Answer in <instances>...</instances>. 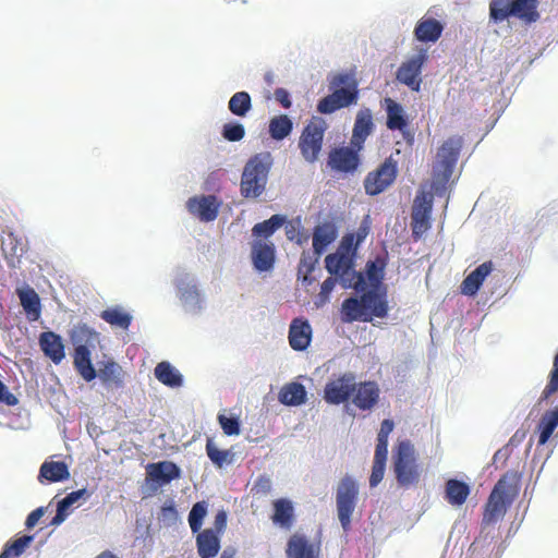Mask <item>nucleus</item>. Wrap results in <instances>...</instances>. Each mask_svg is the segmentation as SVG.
<instances>
[{
    "instance_id": "nucleus-1",
    "label": "nucleus",
    "mask_w": 558,
    "mask_h": 558,
    "mask_svg": "<svg viewBox=\"0 0 558 558\" xmlns=\"http://www.w3.org/2000/svg\"><path fill=\"white\" fill-rule=\"evenodd\" d=\"M388 312L389 305L386 293L376 290H368L360 298L350 296L344 299L339 311L343 324L371 323L374 317H387Z\"/></svg>"
},
{
    "instance_id": "nucleus-2",
    "label": "nucleus",
    "mask_w": 558,
    "mask_h": 558,
    "mask_svg": "<svg viewBox=\"0 0 558 558\" xmlns=\"http://www.w3.org/2000/svg\"><path fill=\"white\" fill-rule=\"evenodd\" d=\"M330 94L317 104V111L330 114L356 105L360 98L359 81L353 72H340L328 78Z\"/></svg>"
},
{
    "instance_id": "nucleus-3",
    "label": "nucleus",
    "mask_w": 558,
    "mask_h": 558,
    "mask_svg": "<svg viewBox=\"0 0 558 558\" xmlns=\"http://www.w3.org/2000/svg\"><path fill=\"white\" fill-rule=\"evenodd\" d=\"M272 163L274 159L269 151L255 154L246 161L241 174V196L255 199L263 195Z\"/></svg>"
},
{
    "instance_id": "nucleus-4",
    "label": "nucleus",
    "mask_w": 558,
    "mask_h": 558,
    "mask_svg": "<svg viewBox=\"0 0 558 558\" xmlns=\"http://www.w3.org/2000/svg\"><path fill=\"white\" fill-rule=\"evenodd\" d=\"M519 495V478L515 473L504 474L495 484L484 507L483 522L496 523L506 514Z\"/></svg>"
},
{
    "instance_id": "nucleus-5",
    "label": "nucleus",
    "mask_w": 558,
    "mask_h": 558,
    "mask_svg": "<svg viewBox=\"0 0 558 558\" xmlns=\"http://www.w3.org/2000/svg\"><path fill=\"white\" fill-rule=\"evenodd\" d=\"M393 473L400 487L415 486L421 478V466L417 462V452L409 440H400L392 452Z\"/></svg>"
},
{
    "instance_id": "nucleus-6",
    "label": "nucleus",
    "mask_w": 558,
    "mask_h": 558,
    "mask_svg": "<svg viewBox=\"0 0 558 558\" xmlns=\"http://www.w3.org/2000/svg\"><path fill=\"white\" fill-rule=\"evenodd\" d=\"M489 16L495 23L515 17L525 24H532L541 17L538 0H492Z\"/></svg>"
},
{
    "instance_id": "nucleus-7",
    "label": "nucleus",
    "mask_w": 558,
    "mask_h": 558,
    "mask_svg": "<svg viewBox=\"0 0 558 558\" xmlns=\"http://www.w3.org/2000/svg\"><path fill=\"white\" fill-rule=\"evenodd\" d=\"M327 271L339 280L342 288H353L362 290L364 287V276L354 269L353 257L347 252L337 251L328 254L325 258Z\"/></svg>"
},
{
    "instance_id": "nucleus-8",
    "label": "nucleus",
    "mask_w": 558,
    "mask_h": 558,
    "mask_svg": "<svg viewBox=\"0 0 558 558\" xmlns=\"http://www.w3.org/2000/svg\"><path fill=\"white\" fill-rule=\"evenodd\" d=\"M463 145V138L458 135L447 138L438 148L433 174L437 183L445 185L450 180Z\"/></svg>"
},
{
    "instance_id": "nucleus-9",
    "label": "nucleus",
    "mask_w": 558,
    "mask_h": 558,
    "mask_svg": "<svg viewBox=\"0 0 558 558\" xmlns=\"http://www.w3.org/2000/svg\"><path fill=\"white\" fill-rule=\"evenodd\" d=\"M359 498L357 483L349 475L341 478L336 490L338 519L344 531L351 527V518Z\"/></svg>"
},
{
    "instance_id": "nucleus-10",
    "label": "nucleus",
    "mask_w": 558,
    "mask_h": 558,
    "mask_svg": "<svg viewBox=\"0 0 558 558\" xmlns=\"http://www.w3.org/2000/svg\"><path fill=\"white\" fill-rule=\"evenodd\" d=\"M326 129V121L319 117H313L303 129L299 140V148L307 162L313 163L318 159Z\"/></svg>"
},
{
    "instance_id": "nucleus-11",
    "label": "nucleus",
    "mask_w": 558,
    "mask_h": 558,
    "mask_svg": "<svg viewBox=\"0 0 558 558\" xmlns=\"http://www.w3.org/2000/svg\"><path fill=\"white\" fill-rule=\"evenodd\" d=\"M398 174L397 161L391 157L385 159L375 170L367 173L364 179L365 193L371 196L383 193L396 180Z\"/></svg>"
},
{
    "instance_id": "nucleus-12",
    "label": "nucleus",
    "mask_w": 558,
    "mask_h": 558,
    "mask_svg": "<svg viewBox=\"0 0 558 558\" xmlns=\"http://www.w3.org/2000/svg\"><path fill=\"white\" fill-rule=\"evenodd\" d=\"M433 209V198L424 191L417 192L411 214L412 236L415 241L430 228V214Z\"/></svg>"
},
{
    "instance_id": "nucleus-13",
    "label": "nucleus",
    "mask_w": 558,
    "mask_h": 558,
    "mask_svg": "<svg viewBox=\"0 0 558 558\" xmlns=\"http://www.w3.org/2000/svg\"><path fill=\"white\" fill-rule=\"evenodd\" d=\"M355 388V375L347 372L329 380L324 388V400L328 404L339 405L351 400Z\"/></svg>"
},
{
    "instance_id": "nucleus-14",
    "label": "nucleus",
    "mask_w": 558,
    "mask_h": 558,
    "mask_svg": "<svg viewBox=\"0 0 558 558\" xmlns=\"http://www.w3.org/2000/svg\"><path fill=\"white\" fill-rule=\"evenodd\" d=\"M427 58V51L421 49L417 54L402 62L397 71V80L410 89L418 92L422 83V68Z\"/></svg>"
},
{
    "instance_id": "nucleus-15",
    "label": "nucleus",
    "mask_w": 558,
    "mask_h": 558,
    "mask_svg": "<svg viewBox=\"0 0 558 558\" xmlns=\"http://www.w3.org/2000/svg\"><path fill=\"white\" fill-rule=\"evenodd\" d=\"M380 400V388L374 380L355 381L352 404L360 411H373Z\"/></svg>"
},
{
    "instance_id": "nucleus-16",
    "label": "nucleus",
    "mask_w": 558,
    "mask_h": 558,
    "mask_svg": "<svg viewBox=\"0 0 558 558\" xmlns=\"http://www.w3.org/2000/svg\"><path fill=\"white\" fill-rule=\"evenodd\" d=\"M357 147H337L329 153L328 165L338 172L353 173L360 165Z\"/></svg>"
},
{
    "instance_id": "nucleus-17",
    "label": "nucleus",
    "mask_w": 558,
    "mask_h": 558,
    "mask_svg": "<svg viewBox=\"0 0 558 558\" xmlns=\"http://www.w3.org/2000/svg\"><path fill=\"white\" fill-rule=\"evenodd\" d=\"M220 202L215 195H199L189 198L186 208L201 221H214L219 213Z\"/></svg>"
},
{
    "instance_id": "nucleus-18",
    "label": "nucleus",
    "mask_w": 558,
    "mask_h": 558,
    "mask_svg": "<svg viewBox=\"0 0 558 558\" xmlns=\"http://www.w3.org/2000/svg\"><path fill=\"white\" fill-rule=\"evenodd\" d=\"M289 344L294 351H304L312 341V327L303 317L294 318L289 328Z\"/></svg>"
},
{
    "instance_id": "nucleus-19",
    "label": "nucleus",
    "mask_w": 558,
    "mask_h": 558,
    "mask_svg": "<svg viewBox=\"0 0 558 558\" xmlns=\"http://www.w3.org/2000/svg\"><path fill=\"white\" fill-rule=\"evenodd\" d=\"M147 478L158 486H163L181 475L180 468L172 461L149 463L146 466Z\"/></svg>"
},
{
    "instance_id": "nucleus-20",
    "label": "nucleus",
    "mask_w": 558,
    "mask_h": 558,
    "mask_svg": "<svg viewBox=\"0 0 558 558\" xmlns=\"http://www.w3.org/2000/svg\"><path fill=\"white\" fill-rule=\"evenodd\" d=\"M276 250L272 243L255 240L252 243V262L256 270L269 271L274 268Z\"/></svg>"
},
{
    "instance_id": "nucleus-21",
    "label": "nucleus",
    "mask_w": 558,
    "mask_h": 558,
    "mask_svg": "<svg viewBox=\"0 0 558 558\" xmlns=\"http://www.w3.org/2000/svg\"><path fill=\"white\" fill-rule=\"evenodd\" d=\"M286 555L287 558H319V548L305 535L294 533L288 539Z\"/></svg>"
},
{
    "instance_id": "nucleus-22",
    "label": "nucleus",
    "mask_w": 558,
    "mask_h": 558,
    "mask_svg": "<svg viewBox=\"0 0 558 558\" xmlns=\"http://www.w3.org/2000/svg\"><path fill=\"white\" fill-rule=\"evenodd\" d=\"M374 122L372 111L368 108L359 110L355 117L351 145L362 149L364 142L372 134Z\"/></svg>"
},
{
    "instance_id": "nucleus-23",
    "label": "nucleus",
    "mask_w": 558,
    "mask_h": 558,
    "mask_svg": "<svg viewBox=\"0 0 558 558\" xmlns=\"http://www.w3.org/2000/svg\"><path fill=\"white\" fill-rule=\"evenodd\" d=\"M271 521L275 525L291 530L295 522V510L293 502L288 498H279L272 501Z\"/></svg>"
},
{
    "instance_id": "nucleus-24",
    "label": "nucleus",
    "mask_w": 558,
    "mask_h": 558,
    "mask_svg": "<svg viewBox=\"0 0 558 558\" xmlns=\"http://www.w3.org/2000/svg\"><path fill=\"white\" fill-rule=\"evenodd\" d=\"M338 230L332 221L317 225L313 231L314 254L320 256L326 248L337 239Z\"/></svg>"
},
{
    "instance_id": "nucleus-25",
    "label": "nucleus",
    "mask_w": 558,
    "mask_h": 558,
    "mask_svg": "<svg viewBox=\"0 0 558 558\" xmlns=\"http://www.w3.org/2000/svg\"><path fill=\"white\" fill-rule=\"evenodd\" d=\"M444 31V25L430 16H423L415 25L414 36L422 43H436Z\"/></svg>"
},
{
    "instance_id": "nucleus-26",
    "label": "nucleus",
    "mask_w": 558,
    "mask_h": 558,
    "mask_svg": "<svg viewBox=\"0 0 558 558\" xmlns=\"http://www.w3.org/2000/svg\"><path fill=\"white\" fill-rule=\"evenodd\" d=\"M39 345L54 364H59L65 356L61 337L52 331H45L39 336Z\"/></svg>"
},
{
    "instance_id": "nucleus-27",
    "label": "nucleus",
    "mask_w": 558,
    "mask_h": 558,
    "mask_svg": "<svg viewBox=\"0 0 558 558\" xmlns=\"http://www.w3.org/2000/svg\"><path fill=\"white\" fill-rule=\"evenodd\" d=\"M493 270V263L485 262L471 271L461 283V292L465 295H474L482 287L486 277Z\"/></svg>"
},
{
    "instance_id": "nucleus-28",
    "label": "nucleus",
    "mask_w": 558,
    "mask_h": 558,
    "mask_svg": "<svg viewBox=\"0 0 558 558\" xmlns=\"http://www.w3.org/2000/svg\"><path fill=\"white\" fill-rule=\"evenodd\" d=\"M196 546L201 558H213L220 549L219 534L215 533L213 529H206L203 532H197Z\"/></svg>"
},
{
    "instance_id": "nucleus-29",
    "label": "nucleus",
    "mask_w": 558,
    "mask_h": 558,
    "mask_svg": "<svg viewBox=\"0 0 558 558\" xmlns=\"http://www.w3.org/2000/svg\"><path fill=\"white\" fill-rule=\"evenodd\" d=\"M1 251L10 265L20 262L26 252L24 240L14 232H8L1 242Z\"/></svg>"
},
{
    "instance_id": "nucleus-30",
    "label": "nucleus",
    "mask_w": 558,
    "mask_h": 558,
    "mask_svg": "<svg viewBox=\"0 0 558 558\" xmlns=\"http://www.w3.org/2000/svg\"><path fill=\"white\" fill-rule=\"evenodd\" d=\"M384 107L387 112V128L391 131H403L408 126V120L404 114L403 107L389 97L384 99Z\"/></svg>"
},
{
    "instance_id": "nucleus-31",
    "label": "nucleus",
    "mask_w": 558,
    "mask_h": 558,
    "mask_svg": "<svg viewBox=\"0 0 558 558\" xmlns=\"http://www.w3.org/2000/svg\"><path fill=\"white\" fill-rule=\"evenodd\" d=\"M71 343L75 348H95L99 341V335L86 324H77L70 331Z\"/></svg>"
},
{
    "instance_id": "nucleus-32",
    "label": "nucleus",
    "mask_w": 558,
    "mask_h": 558,
    "mask_svg": "<svg viewBox=\"0 0 558 558\" xmlns=\"http://www.w3.org/2000/svg\"><path fill=\"white\" fill-rule=\"evenodd\" d=\"M470 493V486L460 480L450 478L446 482L445 497L451 506H462Z\"/></svg>"
},
{
    "instance_id": "nucleus-33",
    "label": "nucleus",
    "mask_w": 558,
    "mask_h": 558,
    "mask_svg": "<svg viewBox=\"0 0 558 558\" xmlns=\"http://www.w3.org/2000/svg\"><path fill=\"white\" fill-rule=\"evenodd\" d=\"M306 389L300 383L286 384L279 391L278 399L284 405H301L306 401Z\"/></svg>"
},
{
    "instance_id": "nucleus-34",
    "label": "nucleus",
    "mask_w": 558,
    "mask_h": 558,
    "mask_svg": "<svg viewBox=\"0 0 558 558\" xmlns=\"http://www.w3.org/2000/svg\"><path fill=\"white\" fill-rule=\"evenodd\" d=\"M73 363L78 374L86 380L92 381L96 378V371L92 364L90 350L88 348H75Z\"/></svg>"
},
{
    "instance_id": "nucleus-35",
    "label": "nucleus",
    "mask_w": 558,
    "mask_h": 558,
    "mask_svg": "<svg viewBox=\"0 0 558 558\" xmlns=\"http://www.w3.org/2000/svg\"><path fill=\"white\" fill-rule=\"evenodd\" d=\"M70 477L69 468L65 462H44L39 470V481L45 478L48 482L56 483Z\"/></svg>"
},
{
    "instance_id": "nucleus-36",
    "label": "nucleus",
    "mask_w": 558,
    "mask_h": 558,
    "mask_svg": "<svg viewBox=\"0 0 558 558\" xmlns=\"http://www.w3.org/2000/svg\"><path fill=\"white\" fill-rule=\"evenodd\" d=\"M87 495L88 494L85 488H82V489H78V490L68 494L63 499H61L58 502L57 513L53 517V519L51 520L50 524L51 525L61 524L68 517L69 509L71 508V506L73 504H75L78 499H81L82 497L87 496Z\"/></svg>"
},
{
    "instance_id": "nucleus-37",
    "label": "nucleus",
    "mask_w": 558,
    "mask_h": 558,
    "mask_svg": "<svg viewBox=\"0 0 558 558\" xmlns=\"http://www.w3.org/2000/svg\"><path fill=\"white\" fill-rule=\"evenodd\" d=\"M155 376L169 387H179L183 381L181 374L169 362L158 363L155 367Z\"/></svg>"
},
{
    "instance_id": "nucleus-38",
    "label": "nucleus",
    "mask_w": 558,
    "mask_h": 558,
    "mask_svg": "<svg viewBox=\"0 0 558 558\" xmlns=\"http://www.w3.org/2000/svg\"><path fill=\"white\" fill-rule=\"evenodd\" d=\"M99 378L106 386L120 388L123 386L122 367L113 361L107 362L99 369Z\"/></svg>"
},
{
    "instance_id": "nucleus-39",
    "label": "nucleus",
    "mask_w": 558,
    "mask_h": 558,
    "mask_svg": "<svg viewBox=\"0 0 558 558\" xmlns=\"http://www.w3.org/2000/svg\"><path fill=\"white\" fill-rule=\"evenodd\" d=\"M100 318L111 326L128 329L132 316L120 306L109 307L100 313Z\"/></svg>"
},
{
    "instance_id": "nucleus-40",
    "label": "nucleus",
    "mask_w": 558,
    "mask_h": 558,
    "mask_svg": "<svg viewBox=\"0 0 558 558\" xmlns=\"http://www.w3.org/2000/svg\"><path fill=\"white\" fill-rule=\"evenodd\" d=\"M286 222V217L281 215H272L269 219L256 223L252 233L255 238H260L267 240L270 238L283 223ZM259 240V239H256Z\"/></svg>"
},
{
    "instance_id": "nucleus-41",
    "label": "nucleus",
    "mask_w": 558,
    "mask_h": 558,
    "mask_svg": "<svg viewBox=\"0 0 558 558\" xmlns=\"http://www.w3.org/2000/svg\"><path fill=\"white\" fill-rule=\"evenodd\" d=\"M317 255H311L310 253H303L298 267V278L304 286H311L315 282V277L312 276L315 270L316 264L318 263Z\"/></svg>"
},
{
    "instance_id": "nucleus-42",
    "label": "nucleus",
    "mask_w": 558,
    "mask_h": 558,
    "mask_svg": "<svg viewBox=\"0 0 558 558\" xmlns=\"http://www.w3.org/2000/svg\"><path fill=\"white\" fill-rule=\"evenodd\" d=\"M293 123L287 114L274 117L269 121V134L272 140L282 141L290 135Z\"/></svg>"
},
{
    "instance_id": "nucleus-43",
    "label": "nucleus",
    "mask_w": 558,
    "mask_h": 558,
    "mask_svg": "<svg viewBox=\"0 0 558 558\" xmlns=\"http://www.w3.org/2000/svg\"><path fill=\"white\" fill-rule=\"evenodd\" d=\"M21 305L26 312L29 320H37L40 316V299L34 290L22 291L20 294Z\"/></svg>"
},
{
    "instance_id": "nucleus-44",
    "label": "nucleus",
    "mask_w": 558,
    "mask_h": 558,
    "mask_svg": "<svg viewBox=\"0 0 558 558\" xmlns=\"http://www.w3.org/2000/svg\"><path fill=\"white\" fill-rule=\"evenodd\" d=\"M558 425V409H555L553 411L546 412L539 424V438H538V445H545L550 436L553 435L554 430L556 429Z\"/></svg>"
},
{
    "instance_id": "nucleus-45",
    "label": "nucleus",
    "mask_w": 558,
    "mask_h": 558,
    "mask_svg": "<svg viewBox=\"0 0 558 558\" xmlns=\"http://www.w3.org/2000/svg\"><path fill=\"white\" fill-rule=\"evenodd\" d=\"M228 108L234 116L244 117L252 109L251 96L246 92H236L229 100Z\"/></svg>"
},
{
    "instance_id": "nucleus-46",
    "label": "nucleus",
    "mask_w": 558,
    "mask_h": 558,
    "mask_svg": "<svg viewBox=\"0 0 558 558\" xmlns=\"http://www.w3.org/2000/svg\"><path fill=\"white\" fill-rule=\"evenodd\" d=\"M206 453L217 468H222L225 464H229L233 460V454L229 450L218 449L210 438H208L206 442Z\"/></svg>"
},
{
    "instance_id": "nucleus-47",
    "label": "nucleus",
    "mask_w": 558,
    "mask_h": 558,
    "mask_svg": "<svg viewBox=\"0 0 558 558\" xmlns=\"http://www.w3.org/2000/svg\"><path fill=\"white\" fill-rule=\"evenodd\" d=\"M387 456V452L375 451L372 473L369 476L371 487H376L383 481L386 470Z\"/></svg>"
},
{
    "instance_id": "nucleus-48",
    "label": "nucleus",
    "mask_w": 558,
    "mask_h": 558,
    "mask_svg": "<svg viewBox=\"0 0 558 558\" xmlns=\"http://www.w3.org/2000/svg\"><path fill=\"white\" fill-rule=\"evenodd\" d=\"M206 514L207 505L205 501H198L192 507L189 513V524L193 533L199 532Z\"/></svg>"
},
{
    "instance_id": "nucleus-49",
    "label": "nucleus",
    "mask_w": 558,
    "mask_h": 558,
    "mask_svg": "<svg viewBox=\"0 0 558 558\" xmlns=\"http://www.w3.org/2000/svg\"><path fill=\"white\" fill-rule=\"evenodd\" d=\"M395 423L389 418H385L380 424V429L377 435V444L375 451H381L388 453V438L390 433L393 430Z\"/></svg>"
},
{
    "instance_id": "nucleus-50",
    "label": "nucleus",
    "mask_w": 558,
    "mask_h": 558,
    "mask_svg": "<svg viewBox=\"0 0 558 558\" xmlns=\"http://www.w3.org/2000/svg\"><path fill=\"white\" fill-rule=\"evenodd\" d=\"M385 262L377 258L376 260L368 262L366 265V274L369 282L377 286L384 278Z\"/></svg>"
},
{
    "instance_id": "nucleus-51",
    "label": "nucleus",
    "mask_w": 558,
    "mask_h": 558,
    "mask_svg": "<svg viewBox=\"0 0 558 558\" xmlns=\"http://www.w3.org/2000/svg\"><path fill=\"white\" fill-rule=\"evenodd\" d=\"M244 135L245 129L239 122L226 123L222 128V136L229 142H239Z\"/></svg>"
},
{
    "instance_id": "nucleus-52",
    "label": "nucleus",
    "mask_w": 558,
    "mask_h": 558,
    "mask_svg": "<svg viewBox=\"0 0 558 558\" xmlns=\"http://www.w3.org/2000/svg\"><path fill=\"white\" fill-rule=\"evenodd\" d=\"M33 538L32 535H23L12 543L7 544L4 548L9 550L13 557H20L32 543Z\"/></svg>"
},
{
    "instance_id": "nucleus-53",
    "label": "nucleus",
    "mask_w": 558,
    "mask_h": 558,
    "mask_svg": "<svg viewBox=\"0 0 558 558\" xmlns=\"http://www.w3.org/2000/svg\"><path fill=\"white\" fill-rule=\"evenodd\" d=\"M218 422L227 436L240 434V422L238 417H227L225 414H219Z\"/></svg>"
},
{
    "instance_id": "nucleus-54",
    "label": "nucleus",
    "mask_w": 558,
    "mask_h": 558,
    "mask_svg": "<svg viewBox=\"0 0 558 558\" xmlns=\"http://www.w3.org/2000/svg\"><path fill=\"white\" fill-rule=\"evenodd\" d=\"M271 486H272V483H271V480L269 478V476L259 475L252 487V492L255 495L265 496L270 493Z\"/></svg>"
},
{
    "instance_id": "nucleus-55",
    "label": "nucleus",
    "mask_w": 558,
    "mask_h": 558,
    "mask_svg": "<svg viewBox=\"0 0 558 558\" xmlns=\"http://www.w3.org/2000/svg\"><path fill=\"white\" fill-rule=\"evenodd\" d=\"M558 390V354L555 356L554 360V368L550 373V379L547 386L544 389V396L547 398L551 393L556 392Z\"/></svg>"
},
{
    "instance_id": "nucleus-56",
    "label": "nucleus",
    "mask_w": 558,
    "mask_h": 558,
    "mask_svg": "<svg viewBox=\"0 0 558 558\" xmlns=\"http://www.w3.org/2000/svg\"><path fill=\"white\" fill-rule=\"evenodd\" d=\"M337 281H339L337 278L330 276L322 283L318 298L323 303L328 301L329 295L335 289Z\"/></svg>"
},
{
    "instance_id": "nucleus-57",
    "label": "nucleus",
    "mask_w": 558,
    "mask_h": 558,
    "mask_svg": "<svg viewBox=\"0 0 558 558\" xmlns=\"http://www.w3.org/2000/svg\"><path fill=\"white\" fill-rule=\"evenodd\" d=\"M0 402L8 405H16L19 403L17 398L11 393L7 386L0 380Z\"/></svg>"
},
{
    "instance_id": "nucleus-58",
    "label": "nucleus",
    "mask_w": 558,
    "mask_h": 558,
    "mask_svg": "<svg viewBox=\"0 0 558 558\" xmlns=\"http://www.w3.org/2000/svg\"><path fill=\"white\" fill-rule=\"evenodd\" d=\"M227 527V513L225 510H219L215 517L214 531L217 534H222Z\"/></svg>"
},
{
    "instance_id": "nucleus-59",
    "label": "nucleus",
    "mask_w": 558,
    "mask_h": 558,
    "mask_svg": "<svg viewBox=\"0 0 558 558\" xmlns=\"http://www.w3.org/2000/svg\"><path fill=\"white\" fill-rule=\"evenodd\" d=\"M45 514V508L39 507L35 510H33L26 518L25 525L27 529L34 527L38 521L43 518Z\"/></svg>"
},
{
    "instance_id": "nucleus-60",
    "label": "nucleus",
    "mask_w": 558,
    "mask_h": 558,
    "mask_svg": "<svg viewBox=\"0 0 558 558\" xmlns=\"http://www.w3.org/2000/svg\"><path fill=\"white\" fill-rule=\"evenodd\" d=\"M275 98L284 109H289L292 105L290 95L284 88H277L275 90Z\"/></svg>"
},
{
    "instance_id": "nucleus-61",
    "label": "nucleus",
    "mask_w": 558,
    "mask_h": 558,
    "mask_svg": "<svg viewBox=\"0 0 558 558\" xmlns=\"http://www.w3.org/2000/svg\"><path fill=\"white\" fill-rule=\"evenodd\" d=\"M96 558H118L116 555H113L111 551H102L100 555H98Z\"/></svg>"
},
{
    "instance_id": "nucleus-62",
    "label": "nucleus",
    "mask_w": 558,
    "mask_h": 558,
    "mask_svg": "<svg viewBox=\"0 0 558 558\" xmlns=\"http://www.w3.org/2000/svg\"><path fill=\"white\" fill-rule=\"evenodd\" d=\"M505 457H506V453H504V450H502V449H499V450H497V451L495 452V454H494V458H493V459H494V461L496 462V461H498L499 459L505 458Z\"/></svg>"
},
{
    "instance_id": "nucleus-63",
    "label": "nucleus",
    "mask_w": 558,
    "mask_h": 558,
    "mask_svg": "<svg viewBox=\"0 0 558 558\" xmlns=\"http://www.w3.org/2000/svg\"><path fill=\"white\" fill-rule=\"evenodd\" d=\"M13 557L9 550H7L5 548H3L2 553L0 554V558H11Z\"/></svg>"
},
{
    "instance_id": "nucleus-64",
    "label": "nucleus",
    "mask_w": 558,
    "mask_h": 558,
    "mask_svg": "<svg viewBox=\"0 0 558 558\" xmlns=\"http://www.w3.org/2000/svg\"><path fill=\"white\" fill-rule=\"evenodd\" d=\"M265 80H266V82H268L270 84L272 82V75L270 73H267L265 75Z\"/></svg>"
}]
</instances>
